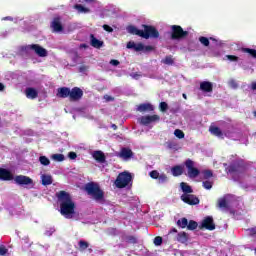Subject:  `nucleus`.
Instances as JSON below:
<instances>
[{
	"instance_id": "obj_1",
	"label": "nucleus",
	"mask_w": 256,
	"mask_h": 256,
	"mask_svg": "<svg viewBox=\"0 0 256 256\" xmlns=\"http://www.w3.org/2000/svg\"><path fill=\"white\" fill-rule=\"evenodd\" d=\"M60 204V213L65 219H79V214L75 212V202L71 199L69 193L60 191L57 193Z\"/></svg>"
},
{
	"instance_id": "obj_2",
	"label": "nucleus",
	"mask_w": 256,
	"mask_h": 256,
	"mask_svg": "<svg viewBox=\"0 0 256 256\" xmlns=\"http://www.w3.org/2000/svg\"><path fill=\"white\" fill-rule=\"evenodd\" d=\"M143 27V30H139L135 26H128L127 31L132 35H138L139 37H143V39H158L159 31H157L155 27L147 25H143Z\"/></svg>"
},
{
	"instance_id": "obj_3",
	"label": "nucleus",
	"mask_w": 256,
	"mask_h": 256,
	"mask_svg": "<svg viewBox=\"0 0 256 256\" xmlns=\"http://www.w3.org/2000/svg\"><path fill=\"white\" fill-rule=\"evenodd\" d=\"M131 181H133V176H131V173L122 172L116 178L114 185L118 189H125V187H127L131 184Z\"/></svg>"
},
{
	"instance_id": "obj_4",
	"label": "nucleus",
	"mask_w": 256,
	"mask_h": 256,
	"mask_svg": "<svg viewBox=\"0 0 256 256\" xmlns=\"http://www.w3.org/2000/svg\"><path fill=\"white\" fill-rule=\"evenodd\" d=\"M85 190L87 191L88 195H91L95 201H102L104 194L101 188H99L98 184L95 183H88L86 184Z\"/></svg>"
},
{
	"instance_id": "obj_5",
	"label": "nucleus",
	"mask_w": 256,
	"mask_h": 256,
	"mask_svg": "<svg viewBox=\"0 0 256 256\" xmlns=\"http://www.w3.org/2000/svg\"><path fill=\"white\" fill-rule=\"evenodd\" d=\"M13 180L16 185H20L21 187H33V179H31L29 176L18 175L14 177Z\"/></svg>"
},
{
	"instance_id": "obj_6",
	"label": "nucleus",
	"mask_w": 256,
	"mask_h": 256,
	"mask_svg": "<svg viewBox=\"0 0 256 256\" xmlns=\"http://www.w3.org/2000/svg\"><path fill=\"white\" fill-rule=\"evenodd\" d=\"M127 49H134V51H142L143 53H149L153 51L152 46H145L142 43L128 42Z\"/></svg>"
},
{
	"instance_id": "obj_7",
	"label": "nucleus",
	"mask_w": 256,
	"mask_h": 256,
	"mask_svg": "<svg viewBox=\"0 0 256 256\" xmlns=\"http://www.w3.org/2000/svg\"><path fill=\"white\" fill-rule=\"evenodd\" d=\"M186 167L188 169V177H190V179H195V177L199 176V169L195 168V163L193 161L187 160Z\"/></svg>"
},
{
	"instance_id": "obj_8",
	"label": "nucleus",
	"mask_w": 256,
	"mask_h": 256,
	"mask_svg": "<svg viewBox=\"0 0 256 256\" xmlns=\"http://www.w3.org/2000/svg\"><path fill=\"white\" fill-rule=\"evenodd\" d=\"M159 115H146L139 118L141 125H151V123H157L159 121Z\"/></svg>"
},
{
	"instance_id": "obj_9",
	"label": "nucleus",
	"mask_w": 256,
	"mask_h": 256,
	"mask_svg": "<svg viewBox=\"0 0 256 256\" xmlns=\"http://www.w3.org/2000/svg\"><path fill=\"white\" fill-rule=\"evenodd\" d=\"M181 199L188 205H199V198L193 194H182Z\"/></svg>"
},
{
	"instance_id": "obj_10",
	"label": "nucleus",
	"mask_w": 256,
	"mask_h": 256,
	"mask_svg": "<svg viewBox=\"0 0 256 256\" xmlns=\"http://www.w3.org/2000/svg\"><path fill=\"white\" fill-rule=\"evenodd\" d=\"M172 31V39H181L187 36V31H183V28H181V26H172Z\"/></svg>"
},
{
	"instance_id": "obj_11",
	"label": "nucleus",
	"mask_w": 256,
	"mask_h": 256,
	"mask_svg": "<svg viewBox=\"0 0 256 256\" xmlns=\"http://www.w3.org/2000/svg\"><path fill=\"white\" fill-rule=\"evenodd\" d=\"M231 199H233V196L231 195H226L223 198H220L218 200V207H220V209H229V207H231Z\"/></svg>"
},
{
	"instance_id": "obj_12",
	"label": "nucleus",
	"mask_w": 256,
	"mask_h": 256,
	"mask_svg": "<svg viewBox=\"0 0 256 256\" xmlns=\"http://www.w3.org/2000/svg\"><path fill=\"white\" fill-rule=\"evenodd\" d=\"M200 229H208V231L215 230V223H213V217L211 216L206 217L202 221Z\"/></svg>"
},
{
	"instance_id": "obj_13",
	"label": "nucleus",
	"mask_w": 256,
	"mask_h": 256,
	"mask_svg": "<svg viewBox=\"0 0 256 256\" xmlns=\"http://www.w3.org/2000/svg\"><path fill=\"white\" fill-rule=\"evenodd\" d=\"M83 97V90L79 87H74L72 90H70V101H79Z\"/></svg>"
},
{
	"instance_id": "obj_14",
	"label": "nucleus",
	"mask_w": 256,
	"mask_h": 256,
	"mask_svg": "<svg viewBox=\"0 0 256 256\" xmlns=\"http://www.w3.org/2000/svg\"><path fill=\"white\" fill-rule=\"evenodd\" d=\"M15 176H13V173L11 171L0 168V180L1 181H13Z\"/></svg>"
},
{
	"instance_id": "obj_15",
	"label": "nucleus",
	"mask_w": 256,
	"mask_h": 256,
	"mask_svg": "<svg viewBox=\"0 0 256 256\" xmlns=\"http://www.w3.org/2000/svg\"><path fill=\"white\" fill-rule=\"evenodd\" d=\"M29 49L35 51L36 55H38L39 57H47V50L37 44L30 45Z\"/></svg>"
},
{
	"instance_id": "obj_16",
	"label": "nucleus",
	"mask_w": 256,
	"mask_h": 256,
	"mask_svg": "<svg viewBox=\"0 0 256 256\" xmlns=\"http://www.w3.org/2000/svg\"><path fill=\"white\" fill-rule=\"evenodd\" d=\"M118 157L124 159V161H129V159L133 157V151H131L129 148H122Z\"/></svg>"
},
{
	"instance_id": "obj_17",
	"label": "nucleus",
	"mask_w": 256,
	"mask_h": 256,
	"mask_svg": "<svg viewBox=\"0 0 256 256\" xmlns=\"http://www.w3.org/2000/svg\"><path fill=\"white\" fill-rule=\"evenodd\" d=\"M71 89L67 87L58 88L57 90V97H60L61 99H67V97H70Z\"/></svg>"
},
{
	"instance_id": "obj_18",
	"label": "nucleus",
	"mask_w": 256,
	"mask_h": 256,
	"mask_svg": "<svg viewBox=\"0 0 256 256\" xmlns=\"http://www.w3.org/2000/svg\"><path fill=\"white\" fill-rule=\"evenodd\" d=\"M51 27L55 33L63 31V26L61 25V20L59 18H54Z\"/></svg>"
},
{
	"instance_id": "obj_19",
	"label": "nucleus",
	"mask_w": 256,
	"mask_h": 256,
	"mask_svg": "<svg viewBox=\"0 0 256 256\" xmlns=\"http://www.w3.org/2000/svg\"><path fill=\"white\" fill-rule=\"evenodd\" d=\"M92 157L97 163H105V154L102 151H94Z\"/></svg>"
},
{
	"instance_id": "obj_20",
	"label": "nucleus",
	"mask_w": 256,
	"mask_h": 256,
	"mask_svg": "<svg viewBox=\"0 0 256 256\" xmlns=\"http://www.w3.org/2000/svg\"><path fill=\"white\" fill-rule=\"evenodd\" d=\"M155 107H153L150 103H144V104H140L137 107V111H139L140 113H143L145 111H154Z\"/></svg>"
},
{
	"instance_id": "obj_21",
	"label": "nucleus",
	"mask_w": 256,
	"mask_h": 256,
	"mask_svg": "<svg viewBox=\"0 0 256 256\" xmlns=\"http://www.w3.org/2000/svg\"><path fill=\"white\" fill-rule=\"evenodd\" d=\"M200 89L206 93L213 91V84L211 82L204 81L200 84Z\"/></svg>"
},
{
	"instance_id": "obj_22",
	"label": "nucleus",
	"mask_w": 256,
	"mask_h": 256,
	"mask_svg": "<svg viewBox=\"0 0 256 256\" xmlns=\"http://www.w3.org/2000/svg\"><path fill=\"white\" fill-rule=\"evenodd\" d=\"M42 185H51L53 183V177L51 175L42 174L41 176Z\"/></svg>"
},
{
	"instance_id": "obj_23",
	"label": "nucleus",
	"mask_w": 256,
	"mask_h": 256,
	"mask_svg": "<svg viewBox=\"0 0 256 256\" xmlns=\"http://www.w3.org/2000/svg\"><path fill=\"white\" fill-rule=\"evenodd\" d=\"M26 97L28 99H37V90L35 88L26 89Z\"/></svg>"
},
{
	"instance_id": "obj_24",
	"label": "nucleus",
	"mask_w": 256,
	"mask_h": 256,
	"mask_svg": "<svg viewBox=\"0 0 256 256\" xmlns=\"http://www.w3.org/2000/svg\"><path fill=\"white\" fill-rule=\"evenodd\" d=\"M91 45L96 49L103 47V41L98 40L95 36L91 35Z\"/></svg>"
},
{
	"instance_id": "obj_25",
	"label": "nucleus",
	"mask_w": 256,
	"mask_h": 256,
	"mask_svg": "<svg viewBox=\"0 0 256 256\" xmlns=\"http://www.w3.org/2000/svg\"><path fill=\"white\" fill-rule=\"evenodd\" d=\"M180 187L184 193V195H189V193H193V189L191 188V186H189L187 183L182 182L180 184Z\"/></svg>"
},
{
	"instance_id": "obj_26",
	"label": "nucleus",
	"mask_w": 256,
	"mask_h": 256,
	"mask_svg": "<svg viewBox=\"0 0 256 256\" xmlns=\"http://www.w3.org/2000/svg\"><path fill=\"white\" fill-rule=\"evenodd\" d=\"M188 239H189V236L187 235V233L185 232L178 233L177 241H179L180 243H187Z\"/></svg>"
},
{
	"instance_id": "obj_27",
	"label": "nucleus",
	"mask_w": 256,
	"mask_h": 256,
	"mask_svg": "<svg viewBox=\"0 0 256 256\" xmlns=\"http://www.w3.org/2000/svg\"><path fill=\"white\" fill-rule=\"evenodd\" d=\"M171 171L174 177H179V175H183V167L181 166L173 167Z\"/></svg>"
},
{
	"instance_id": "obj_28",
	"label": "nucleus",
	"mask_w": 256,
	"mask_h": 256,
	"mask_svg": "<svg viewBox=\"0 0 256 256\" xmlns=\"http://www.w3.org/2000/svg\"><path fill=\"white\" fill-rule=\"evenodd\" d=\"M188 223H189V221L187 220V218H182L177 221L178 227H181L182 229H185V227H187Z\"/></svg>"
},
{
	"instance_id": "obj_29",
	"label": "nucleus",
	"mask_w": 256,
	"mask_h": 256,
	"mask_svg": "<svg viewBox=\"0 0 256 256\" xmlns=\"http://www.w3.org/2000/svg\"><path fill=\"white\" fill-rule=\"evenodd\" d=\"M74 9H77V11H78L79 13H89V9L83 7V5H81V4H76V5L74 6Z\"/></svg>"
},
{
	"instance_id": "obj_30",
	"label": "nucleus",
	"mask_w": 256,
	"mask_h": 256,
	"mask_svg": "<svg viewBox=\"0 0 256 256\" xmlns=\"http://www.w3.org/2000/svg\"><path fill=\"white\" fill-rule=\"evenodd\" d=\"M211 177H213V171L211 170L202 171V179H211Z\"/></svg>"
},
{
	"instance_id": "obj_31",
	"label": "nucleus",
	"mask_w": 256,
	"mask_h": 256,
	"mask_svg": "<svg viewBox=\"0 0 256 256\" xmlns=\"http://www.w3.org/2000/svg\"><path fill=\"white\" fill-rule=\"evenodd\" d=\"M202 186L204 187V189H212L213 188V180H206L202 182Z\"/></svg>"
},
{
	"instance_id": "obj_32",
	"label": "nucleus",
	"mask_w": 256,
	"mask_h": 256,
	"mask_svg": "<svg viewBox=\"0 0 256 256\" xmlns=\"http://www.w3.org/2000/svg\"><path fill=\"white\" fill-rule=\"evenodd\" d=\"M186 227L189 231H195V229L198 227V224L196 221L191 220Z\"/></svg>"
},
{
	"instance_id": "obj_33",
	"label": "nucleus",
	"mask_w": 256,
	"mask_h": 256,
	"mask_svg": "<svg viewBox=\"0 0 256 256\" xmlns=\"http://www.w3.org/2000/svg\"><path fill=\"white\" fill-rule=\"evenodd\" d=\"M161 63H164V65H173V57L166 56L164 59L161 60Z\"/></svg>"
},
{
	"instance_id": "obj_34",
	"label": "nucleus",
	"mask_w": 256,
	"mask_h": 256,
	"mask_svg": "<svg viewBox=\"0 0 256 256\" xmlns=\"http://www.w3.org/2000/svg\"><path fill=\"white\" fill-rule=\"evenodd\" d=\"M210 132L212 133V135H216V137H221V135H222L221 129H219L217 127H211Z\"/></svg>"
},
{
	"instance_id": "obj_35",
	"label": "nucleus",
	"mask_w": 256,
	"mask_h": 256,
	"mask_svg": "<svg viewBox=\"0 0 256 256\" xmlns=\"http://www.w3.org/2000/svg\"><path fill=\"white\" fill-rule=\"evenodd\" d=\"M52 159H53V161H58V162L65 161V155L54 154V155H52Z\"/></svg>"
},
{
	"instance_id": "obj_36",
	"label": "nucleus",
	"mask_w": 256,
	"mask_h": 256,
	"mask_svg": "<svg viewBox=\"0 0 256 256\" xmlns=\"http://www.w3.org/2000/svg\"><path fill=\"white\" fill-rule=\"evenodd\" d=\"M78 245H79L80 251H85V249L89 247V243L83 240H80Z\"/></svg>"
},
{
	"instance_id": "obj_37",
	"label": "nucleus",
	"mask_w": 256,
	"mask_h": 256,
	"mask_svg": "<svg viewBox=\"0 0 256 256\" xmlns=\"http://www.w3.org/2000/svg\"><path fill=\"white\" fill-rule=\"evenodd\" d=\"M174 135L175 137H177L178 139H184L185 138V133H183L182 130L176 129L174 131Z\"/></svg>"
},
{
	"instance_id": "obj_38",
	"label": "nucleus",
	"mask_w": 256,
	"mask_h": 256,
	"mask_svg": "<svg viewBox=\"0 0 256 256\" xmlns=\"http://www.w3.org/2000/svg\"><path fill=\"white\" fill-rule=\"evenodd\" d=\"M39 161L41 163V165H49L51 163V161H49V158L45 157V156H40Z\"/></svg>"
},
{
	"instance_id": "obj_39",
	"label": "nucleus",
	"mask_w": 256,
	"mask_h": 256,
	"mask_svg": "<svg viewBox=\"0 0 256 256\" xmlns=\"http://www.w3.org/2000/svg\"><path fill=\"white\" fill-rule=\"evenodd\" d=\"M244 53H249L252 57L256 59V50L255 49H250V48H244L243 49Z\"/></svg>"
},
{
	"instance_id": "obj_40",
	"label": "nucleus",
	"mask_w": 256,
	"mask_h": 256,
	"mask_svg": "<svg viewBox=\"0 0 256 256\" xmlns=\"http://www.w3.org/2000/svg\"><path fill=\"white\" fill-rule=\"evenodd\" d=\"M159 109L160 111H162L163 113H165V111H167V109H169V105H167L166 102H161L159 104Z\"/></svg>"
},
{
	"instance_id": "obj_41",
	"label": "nucleus",
	"mask_w": 256,
	"mask_h": 256,
	"mask_svg": "<svg viewBox=\"0 0 256 256\" xmlns=\"http://www.w3.org/2000/svg\"><path fill=\"white\" fill-rule=\"evenodd\" d=\"M200 43L204 45L205 47H209V39L207 37H200L199 38Z\"/></svg>"
},
{
	"instance_id": "obj_42",
	"label": "nucleus",
	"mask_w": 256,
	"mask_h": 256,
	"mask_svg": "<svg viewBox=\"0 0 256 256\" xmlns=\"http://www.w3.org/2000/svg\"><path fill=\"white\" fill-rule=\"evenodd\" d=\"M157 179L158 183H167V175L165 174H160Z\"/></svg>"
},
{
	"instance_id": "obj_43",
	"label": "nucleus",
	"mask_w": 256,
	"mask_h": 256,
	"mask_svg": "<svg viewBox=\"0 0 256 256\" xmlns=\"http://www.w3.org/2000/svg\"><path fill=\"white\" fill-rule=\"evenodd\" d=\"M162 243H163V238H161V236L154 238V245H156L157 247H159V245H162Z\"/></svg>"
},
{
	"instance_id": "obj_44",
	"label": "nucleus",
	"mask_w": 256,
	"mask_h": 256,
	"mask_svg": "<svg viewBox=\"0 0 256 256\" xmlns=\"http://www.w3.org/2000/svg\"><path fill=\"white\" fill-rule=\"evenodd\" d=\"M159 175L160 174H159V172L157 170H153V171L150 172V177L152 179H158Z\"/></svg>"
},
{
	"instance_id": "obj_45",
	"label": "nucleus",
	"mask_w": 256,
	"mask_h": 256,
	"mask_svg": "<svg viewBox=\"0 0 256 256\" xmlns=\"http://www.w3.org/2000/svg\"><path fill=\"white\" fill-rule=\"evenodd\" d=\"M226 59H228V61H239V57L235 55H226Z\"/></svg>"
},
{
	"instance_id": "obj_46",
	"label": "nucleus",
	"mask_w": 256,
	"mask_h": 256,
	"mask_svg": "<svg viewBox=\"0 0 256 256\" xmlns=\"http://www.w3.org/2000/svg\"><path fill=\"white\" fill-rule=\"evenodd\" d=\"M8 252L9 250L5 246H0V256H5Z\"/></svg>"
},
{
	"instance_id": "obj_47",
	"label": "nucleus",
	"mask_w": 256,
	"mask_h": 256,
	"mask_svg": "<svg viewBox=\"0 0 256 256\" xmlns=\"http://www.w3.org/2000/svg\"><path fill=\"white\" fill-rule=\"evenodd\" d=\"M103 29L104 31H107L108 33H113V28H111V26L104 24L103 25Z\"/></svg>"
},
{
	"instance_id": "obj_48",
	"label": "nucleus",
	"mask_w": 256,
	"mask_h": 256,
	"mask_svg": "<svg viewBox=\"0 0 256 256\" xmlns=\"http://www.w3.org/2000/svg\"><path fill=\"white\" fill-rule=\"evenodd\" d=\"M229 86L232 88V89H237V82L235 80H230L229 81Z\"/></svg>"
},
{
	"instance_id": "obj_49",
	"label": "nucleus",
	"mask_w": 256,
	"mask_h": 256,
	"mask_svg": "<svg viewBox=\"0 0 256 256\" xmlns=\"http://www.w3.org/2000/svg\"><path fill=\"white\" fill-rule=\"evenodd\" d=\"M53 233H55V229L54 228H50V230H47L45 232V235H47L48 237H51L53 235Z\"/></svg>"
},
{
	"instance_id": "obj_50",
	"label": "nucleus",
	"mask_w": 256,
	"mask_h": 256,
	"mask_svg": "<svg viewBox=\"0 0 256 256\" xmlns=\"http://www.w3.org/2000/svg\"><path fill=\"white\" fill-rule=\"evenodd\" d=\"M68 157L69 159H72V160L77 159V153L69 152Z\"/></svg>"
},
{
	"instance_id": "obj_51",
	"label": "nucleus",
	"mask_w": 256,
	"mask_h": 256,
	"mask_svg": "<svg viewBox=\"0 0 256 256\" xmlns=\"http://www.w3.org/2000/svg\"><path fill=\"white\" fill-rule=\"evenodd\" d=\"M247 231L249 235H256V227L249 228Z\"/></svg>"
},
{
	"instance_id": "obj_52",
	"label": "nucleus",
	"mask_w": 256,
	"mask_h": 256,
	"mask_svg": "<svg viewBox=\"0 0 256 256\" xmlns=\"http://www.w3.org/2000/svg\"><path fill=\"white\" fill-rule=\"evenodd\" d=\"M238 169L235 167V165H231L228 169L229 173H235Z\"/></svg>"
},
{
	"instance_id": "obj_53",
	"label": "nucleus",
	"mask_w": 256,
	"mask_h": 256,
	"mask_svg": "<svg viewBox=\"0 0 256 256\" xmlns=\"http://www.w3.org/2000/svg\"><path fill=\"white\" fill-rule=\"evenodd\" d=\"M110 65H113L114 67H117V65H119V61L118 60H111Z\"/></svg>"
},
{
	"instance_id": "obj_54",
	"label": "nucleus",
	"mask_w": 256,
	"mask_h": 256,
	"mask_svg": "<svg viewBox=\"0 0 256 256\" xmlns=\"http://www.w3.org/2000/svg\"><path fill=\"white\" fill-rule=\"evenodd\" d=\"M79 71H80V73H85V71H87V66H81L79 68Z\"/></svg>"
},
{
	"instance_id": "obj_55",
	"label": "nucleus",
	"mask_w": 256,
	"mask_h": 256,
	"mask_svg": "<svg viewBox=\"0 0 256 256\" xmlns=\"http://www.w3.org/2000/svg\"><path fill=\"white\" fill-rule=\"evenodd\" d=\"M251 89H252L253 91H256V82H252V84H251Z\"/></svg>"
},
{
	"instance_id": "obj_56",
	"label": "nucleus",
	"mask_w": 256,
	"mask_h": 256,
	"mask_svg": "<svg viewBox=\"0 0 256 256\" xmlns=\"http://www.w3.org/2000/svg\"><path fill=\"white\" fill-rule=\"evenodd\" d=\"M104 99H106V101H113V98H111V96H104Z\"/></svg>"
},
{
	"instance_id": "obj_57",
	"label": "nucleus",
	"mask_w": 256,
	"mask_h": 256,
	"mask_svg": "<svg viewBox=\"0 0 256 256\" xmlns=\"http://www.w3.org/2000/svg\"><path fill=\"white\" fill-rule=\"evenodd\" d=\"M13 19L11 17H5L3 18V21H12Z\"/></svg>"
},
{
	"instance_id": "obj_58",
	"label": "nucleus",
	"mask_w": 256,
	"mask_h": 256,
	"mask_svg": "<svg viewBox=\"0 0 256 256\" xmlns=\"http://www.w3.org/2000/svg\"><path fill=\"white\" fill-rule=\"evenodd\" d=\"M3 89H5V86L3 85V83H0V91H3Z\"/></svg>"
},
{
	"instance_id": "obj_59",
	"label": "nucleus",
	"mask_w": 256,
	"mask_h": 256,
	"mask_svg": "<svg viewBox=\"0 0 256 256\" xmlns=\"http://www.w3.org/2000/svg\"><path fill=\"white\" fill-rule=\"evenodd\" d=\"M169 233H177V229L173 228V229L170 230Z\"/></svg>"
},
{
	"instance_id": "obj_60",
	"label": "nucleus",
	"mask_w": 256,
	"mask_h": 256,
	"mask_svg": "<svg viewBox=\"0 0 256 256\" xmlns=\"http://www.w3.org/2000/svg\"><path fill=\"white\" fill-rule=\"evenodd\" d=\"M112 127H113V129H117V125H115V124L112 125Z\"/></svg>"
},
{
	"instance_id": "obj_61",
	"label": "nucleus",
	"mask_w": 256,
	"mask_h": 256,
	"mask_svg": "<svg viewBox=\"0 0 256 256\" xmlns=\"http://www.w3.org/2000/svg\"><path fill=\"white\" fill-rule=\"evenodd\" d=\"M183 97H184V99H187V95L186 94H183Z\"/></svg>"
},
{
	"instance_id": "obj_62",
	"label": "nucleus",
	"mask_w": 256,
	"mask_h": 256,
	"mask_svg": "<svg viewBox=\"0 0 256 256\" xmlns=\"http://www.w3.org/2000/svg\"><path fill=\"white\" fill-rule=\"evenodd\" d=\"M86 1V3H89V1H93V0H85Z\"/></svg>"
},
{
	"instance_id": "obj_63",
	"label": "nucleus",
	"mask_w": 256,
	"mask_h": 256,
	"mask_svg": "<svg viewBox=\"0 0 256 256\" xmlns=\"http://www.w3.org/2000/svg\"><path fill=\"white\" fill-rule=\"evenodd\" d=\"M254 117H256V111L254 112Z\"/></svg>"
}]
</instances>
